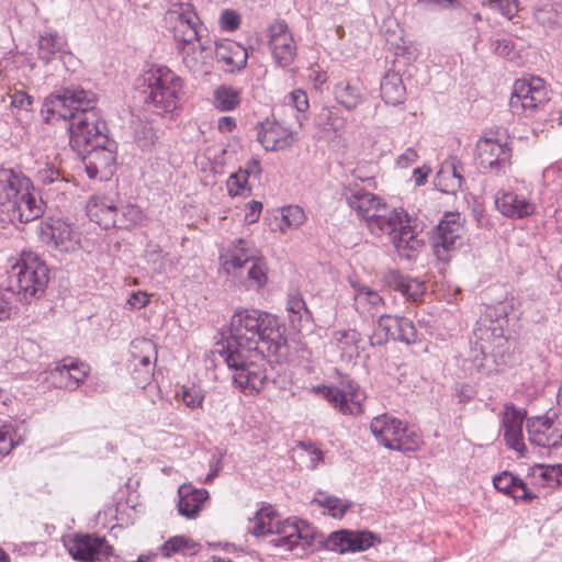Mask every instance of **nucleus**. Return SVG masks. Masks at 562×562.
<instances>
[{
	"instance_id": "12",
	"label": "nucleus",
	"mask_w": 562,
	"mask_h": 562,
	"mask_svg": "<svg viewBox=\"0 0 562 562\" xmlns=\"http://www.w3.org/2000/svg\"><path fill=\"white\" fill-rule=\"evenodd\" d=\"M45 212V202L35 188L19 195L0 209V222L14 226L24 225L40 218Z\"/></svg>"
},
{
	"instance_id": "64",
	"label": "nucleus",
	"mask_w": 562,
	"mask_h": 562,
	"mask_svg": "<svg viewBox=\"0 0 562 562\" xmlns=\"http://www.w3.org/2000/svg\"><path fill=\"white\" fill-rule=\"evenodd\" d=\"M542 476L548 481H554L558 485L562 484V464L548 467L542 473Z\"/></svg>"
},
{
	"instance_id": "58",
	"label": "nucleus",
	"mask_w": 562,
	"mask_h": 562,
	"mask_svg": "<svg viewBox=\"0 0 562 562\" xmlns=\"http://www.w3.org/2000/svg\"><path fill=\"white\" fill-rule=\"evenodd\" d=\"M491 7L497 9L502 15L509 20L518 12L517 0H496Z\"/></svg>"
},
{
	"instance_id": "55",
	"label": "nucleus",
	"mask_w": 562,
	"mask_h": 562,
	"mask_svg": "<svg viewBox=\"0 0 562 562\" xmlns=\"http://www.w3.org/2000/svg\"><path fill=\"white\" fill-rule=\"evenodd\" d=\"M220 25L223 31L234 32L240 25V16L234 10H224L220 16Z\"/></svg>"
},
{
	"instance_id": "49",
	"label": "nucleus",
	"mask_w": 562,
	"mask_h": 562,
	"mask_svg": "<svg viewBox=\"0 0 562 562\" xmlns=\"http://www.w3.org/2000/svg\"><path fill=\"white\" fill-rule=\"evenodd\" d=\"M333 339L342 351H349L352 347L358 349L360 334L355 329L339 330L334 334Z\"/></svg>"
},
{
	"instance_id": "16",
	"label": "nucleus",
	"mask_w": 562,
	"mask_h": 562,
	"mask_svg": "<svg viewBox=\"0 0 562 562\" xmlns=\"http://www.w3.org/2000/svg\"><path fill=\"white\" fill-rule=\"evenodd\" d=\"M69 554L81 562H94L102 558H108L112 552V547L108 544L105 538L95 535H76L66 543Z\"/></svg>"
},
{
	"instance_id": "20",
	"label": "nucleus",
	"mask_w": 562,
	"mask_h": 562,
	"mask_svg": "<svg viewBox=\"0 0 562 562\" xmlns=\"http://www.w3.org/2000/svg\"><path fill=\"white\" fill-rule=\"evenodd\" d=\"M527 429L529 441L538 447L558 448L562 445V423L547 416L528 419Z\"/></svg>"
},
{
	"instance_id": "8",
	"label": "nucleus",
	"mask_w": 562,
	"mask_h": 562,
	"mask_svg": "<svg viewBox=\"0 0 562 562\" xmlns=\"http://www.w3.org/2000/svg\"><path fill=\"white\" fill-rule=\"evenodd\" d=\"M11 283H15L20 301L30 303L40 299L49 281V269L46 262L34 251H22L19 260L12 266Z\"/></svg>"
},
{
	"instance_id": "39",
	"label": "nucleus",
	"mask_w": 562,
	"mask_h": 562,
	"mask_svg": "<svg viewBox=\"0 0 562 562\" xmlns=\"http://www.w3.org/2000/svg\"><path fill=\"white\" fill-rule=\"evenodd\" d=\"M143 220L142 210L134 204H120L116 209L115 227L130 228Z\"/></svg>"
},
{
	"instance_id": "22",
	"label": "nucleus",
	"mask_w": 562,
	"mask_h": 562,
	"mask_svg": "<svg viewBox=\"0 0 562 562\" xmlns=\"http://www.w3.org/2000/svg\"><path fill=\"white\" fill-rule=\"evenodd\" d=\"M213 53L225 72H239L247 66V48L235 41L225 40L216 43Z\"/></svg>"
},
{
	"instance_id": "44",
	"label": "nucleus",
	"mask_w": 562,
	"mask_h": 562,
	"mask_svg": "<svg viewBox=\"0 0 562 562\" xmlns=\"http://www.w3.org/2000/svg\"><path fill=\"white\" fill-rule=\"evenodd\" d=\"M177 397L181 400L187 407L195 409L202 406L205 394L204 391L196 385H183L177 393Z\"/></svg>"
},
{
	"instance_id": "15",
	"label": "nucleus",
	"mask_w": 562,
	"mask_h": 562,
	"mask_svg": "<svg viewBox=\"0 0 562 562\" xmlns=\"http://www.w3.org/2000/svg\"><path fill=\"white\" fill-rule=\"evenodd\" d=\"M393 339L405 344L416 341V328L413 322L406 317L382 314L379 317L378 329L370 337L372 346L382 345L386 340Z\"/></svg>"
},
{
	"instance_id": "61",
	"label": "nucleus",
	"mask_w": 562,
	"mask_h": 562,
	"mask_svg": "<svg viewBox=\"0 0 562 562\" xmlns=\"http://www.w3.org/2000/svg\"><path fill=\"white\" fill-rule=\"evenodd\" d=\"M262 210V204L258 201H250L246 206L245 221L249 224L256 223L259 220Z\"/></svg>"
},
{
	"instance_id": "30",
	"label": "nucleus",
	"mask_w": 562,
	"mask_h": 562,
	"mask_svg": "<svg viewBox=\"0 0 562 562\" xmlns=\"http://www.w3.org/2000/svg\"><path fill=\"white\" fill-rule=\"evenodd\" d=\"M286 311L292 327L297 331L311 330L312 312L308 311L302 296L290 295L286 302Z\"/></svg>"
},
{
	"instance_id": "4",
	"label": "nucleus",
	"mask_w": 562,
	"mask_h": 562,
	"mask_svg": "<svg viewBox=\"0 0 562 562\" xmlns=\"http://www.w3.org/2000/svg\"><path fill=\"white\" fill-rule=\"evenodd\" d=\"M173 26L176 48L182 58L184 66L193 74L203 71V67L212 57L213 49L206 41H203V27L193 7L190 3L181 4Z\"/></svg>"
},
{
	"instance_id": "63",
	"label": "nucleus",
	"mask_w": 562,
	"mask_h": 562,
	"mask_svg": "<svg viewBox=\"0 0 562 562\" xmlns=\"http://www.w3.org/2000/svg\"><path fill=\"white\" fill-rule=\"evenodd\" d=\"M147 303L148 296L143 291L133 292L127 300V304L134 310L143 308Z\"/></svg>"
},
{
	"instance_id": "6",
	"label": "nucleus",
	"mask_w": 562,
	"mask_h": 562,
	"mask_svg": "<svg viewBox=\"0 0 562 562\" xmlns=\"http://www.w3.org/2000/svg\"><path fill=\"white\" fill-rule=\"evenodd\" d=\"M514 305L513 297L498 302L495 305H488L477 319L473 330L482 353L481 359L475 357L473 360L477 372L484 374L492 372V368L487 367L484 361L488 359L487 352H494L506 344L507 337L505 336L504 328L508 323V315L514 311Z\"/></svg>"
},
{
	"instance_id": "9",
	"label": "nucleus",
	"mask_w": 562,
	"mask_h": 562,
	"mask_svg": "<svg viewBox=\"0 0 562 562\" xmlns=\"http://www.w3.org/2000/svg\"><path fill=\"white\" fill-rule=\"evenodd\" d=\"M226 265L247 271V289H261L268 281L267 263L255 245L246 239L234 240L228 248Z\"/></svg>"
},
{
	"instance_id": "37",
	"label": "nucleus",
	"mask_w": 562,
	"mask_h": 562,
	"mask_svg": "<svg viewBox=\"0 0 562 562\" xmlns=\"http://www.w3.org/2000/svg\"><path fill=\"white\" fill-rule=\"evenodd\" d=\"M213 102L223 112L233 111L240 103V93L233 87L221 86L213 93Z\"/></svg>"
},
{
	"instance_id": "43",
	"label": "nucleus",
	"mask_w": 562,
	"mask_h": 562,
	"mask_svg": "<svg viewBox=\"0 0 562 562\" xmlns=\"http://www.w3.org/2000/svg\"><path fill=\"white\" fill-rule=\"evenodd\" d=\"M321 119L324 120L322 127V137L330 138L331 134L334 137L339 135L345 126V120L337 115L331 109L324 108L319 114Z\"/></svg>"
},
{
	"instance_id": "53",
	"label": "nucleus",
	"mask_w": 562,
	"mask_h": 562,
	"mask_svg": "<svg viewBox=\"0 0 562 562\" xmlns=\"http://www.w3.org/2000/svg\"><path fill=\"white\" fill-rule=\"evenodd\" d=\"M14 296L15 292L11 289H0V322L10 318Z\"/></svg>"
},
{
	"instance_id": "25",
	"label": "nucleus",
	"mask_w": 562,
	"mask_h": 562,
	"mask_svg": "<svg viewBox=\"0 0 562 562\" xmlns=\"http://www.w3.org/2000/svg\"><path fill=\"white\" fill-rule=\"evenodd\" d=\"M132 348L134 372H139V375L135 379L138 380L139 384H146L153 375L155 367L153 356L154 360L157 358L156 346L149 339H136L132 342Z\"/></svg>"
},
{
	"instance_id": "18",
	"label": "nucleus",
	"mask_w": 562,
	"mask_h": 562,
	"mask_svg": "<svg viewBox=\"0 0 562 562\" xmlns=\"http://www.w3.org/2000/svg\"><path fill=\"white\" fill-rule=\"evenodd\" d=\"M397 215L400 223L395 225L392 232H383V235L390 237L391 243L402 258L411 260L423 246V240L418 238L411 225L407 213L404 210H397Z\"/></svg>"
},
{
	"instance_id": "21",
	"label": "nucleus",
	"mask_w": 562,
	"mask_h": 562,
	"mask_svg": "<svg viewBox=\"0 0 562 562\" xmlns=\"http://www.w3.org/2000/svg\"><path fill=\"white\" fill-rule=\"evenodd\" d=\"M373 533L342 529L331 532L324 546L338 553L364 551L373 544Z\"/></svg>"
},
{
	"instance_id": "50",
	"label": "nucleus",
	"mask_w": 562,
	"mask_h": 562,
	"mask_svg": "<svg viewBox=\"0 0 562 562\" xmlns=\"http://www.w3.org/2000/svg\"><path fill=\"white\" fill-rule=\"evenodd\" d=\"M71 374L70 391L76 390L88 374V368L85 363L78 362L71 358L64 359Z\"/></svg>"
},
{
	"instance_id": "34",
	"label": "nucleus",
	"mask_w": 562,
	"mask_h": 562,
	"mask_svg": "<svg viewBox=\"0 0 562 562\" xmlns=\"http://www.w3.org/2000/svg\"><path fill=\"white\" fill-rule=\"evenodd\" d=\"M258 142L266 150H279L288 146L291 142L290 135L281 136L280 127L277 125L261 124L257 134Z\"/></svg>"
},
{
	"instance_id": "17",
	"label": "nucleus",
	"mask_w": 562,
	"mask_h": 562,
	"mask_svg": "<svg viewBox=\"0 0 562 562\" xmlns=\"http://www.w3.org/2000/svg\"><path fill=\"white\" fill-rule=\"evenodd\" d=\"M480 166L492 172L502 173L510 166L512 149L498 139L482 138L476 144Z\"/></svg>"
},
{
	"instance_id": "23",
	"label": "nucleus",
	"mask_w": 562,
	"mask_h": 562,
	"mask_svg": "<svg viewBox=\"0 0 562 562\" xmlns=\"http://www.w3.org/2000/svg\"><path fill=\"white\" fill-rule=\"evenodd\" d=\"M34 184L21 170L0 169V209L19 195L25 194Z\"/></svg>"
},
{
	"instance_id": "59",
	"label": "nucleus",
	"mask_w": 562,
	"mask_h": 562,
	"mask_svg": "<svg viewBox=\"0 0 562 562\" xmlns=\"http://www.w3.org/2000/svg\"><path fill=\"white\" fill-rule=\"evenodd\" d=\"M504 438L509 448L522 452L525 443L522 441V430H504Z\"/></svg>"
},
{
	"instance_id": "29",
	"label": "nucleus",
	"mask_w": 562,
	"mask_h": 562,
	"mask_svg": "<svg viewBox=\"0 0 562 562\" xmlns=\"http://www.w3.org/2000/svg\"><path fill=\"white\" fill-rule=\"evenodd\" d=\"M496 490L510 495L515 499L530 501L535 498L526 483L509 472H503L493 479Z\"/></svg>"
},
{
	"instance_id": "11",
	"label": "nucleus",
	"mask_w": 562,
	"mask_h": 562,
	"mask_svg": "<svg viewBox=\"0 0 562 562\" xmlns=\"http://www.w3.org/2000/svg\"><path fill=\"white\" fill-rule=\"evenodd\" d=\"M370 429L376 440L389 449L407 452L419 446L418 436L402 420L389 414L374 417Z\"/></svg>"
},
{
	"instance_id": "62",
	"label": "nucleus",
	"mask_w": 562,
	"mask_h": 562,
	"mask_svg": "<svg viewBox=\"0 0 562 562\" xmlns=\"http://www.w3.org/2000/svg\"><path fill=\"white\" fill-rule=\"evenodd\" d=\"M492 46L494 52L503 57H508L513 49L512 41L508 38H497L493 42Z\"/></svg>"
},
{
	"instance_id": "60",
	"label": "nucleus",
	"mask_w": 562,
	"mask_h": 562,
	"mask_svg": "<svg viewBox=\"0 0 562 562\" xmlns=\"http://www.w3.org/2000/svg\"><path fill=\"white\" fill-rule=\"evenodd\" d=\"M290 99L297 112L304 113L308 109V98L305 91L294 90L291 92Z\"/></svg>"
},
{
	"instance_id": "40",
	"label": "nucleus",
	"mask_w": 562,
	"mask_h": 562,
	"mask_svg": "<svg viewBox=\"0 0 562 562\" xmlns=\"http://www.w3.org/2000/svg\"><path fill=\"white\" fill-rule=\"evenodd\" d=\"M536 20L549 29L562 25V10L558 4H543L535 11Z\"/></svg>"
},
{
	"instance_id": "51",
	"label": "nucleus",
	"mask_w": 562,
	"mask_h": 562,
	"mask_svg": "<svg viewBox=\"0 0 562 562\" xmlns=\"http://www.w3.org/2000/svg\"><path fill=\"white\" fill-rule=\"evenodd\" d=\"M383 279L387 286L395 291H398L401 294L405 296L409 277L403 276L396 270H390L384 274Z\"/></svg>"
},
{
	"instance_id": "38",
	"label": "nucleus",
	"mask_w": 562,
	"mask_h": 562,
	"mask_svg": "<svg viewBox=\"0 0 562 562\" xmlns=\"http://www.w3.org/2000/svg\"><path fill=\"white\" fill-rule=\"evenodd\" d=\"M334 93L337 102L348 110L355 109L362 101L359 89L349 82L337 83Z\"/></svg>"
},
{
	"instance_id": "46",
	"label": "nucleus",
	"mask_w": 562,
	"mask_h": 562,
	"mask_svg": "<svg viewBox=\"0 0 562 562\" xmlns=\"http://www.w3.org/2000/svg\"><path fill=\"white\" fill-rule=\"evenodd\" d=\"M194 548V543L184 536H175L167 540L160 548V553L165 558H169L175 553H184Z\"/></svg>"
},
{
	"instance_id": "10",
	"label": "nucleus",
	"mask_w": 562,
	"mask_h": 562,
	"mask_svg": "<svg viewBox=\"0 0 562 562\" xmlns=\"http://www.w3.org/2000/svg\"><path fill=\"white\" fill-rule=\"evenodd\" d=\"M550 98L544 81L539 77L517 79L509 100L514 114L536 117L546 113Z\"/></svg>"
},
{
	"instance_id": "36",
	"label": "nucleus",
	"mask_w": 562,
	"mask_h": 562,
	"mask_svg": "<svg viewBox=\"0 0 562 562\" xmlns=\"http://www.w3.org/2000/svg\"><path fill=\"white\" fill-rule=\"evenodd\" d=\"M146 261L158 273L167 272L176 267L177 260L168 252H164L159 245L149 244L145 250Z\"/></svg>"
},
{
	"instance_id": "48",
	"label": "nucleus",
	"mask_w": 562,
	"mask_h": 562,
	"mask_svg": "<svg viewBox=\"0 0 562 562\" xmlns=\"http://www.w3.org/2000/svg\"><path fill=\"white\" fill-rule=\"evenodd\" d=\"M525 417L524 411L517 409L514 405H506L503 417L504 430H522Z\"/></svg>"
},
{
	"instance_id": "27",
	"label": "nucleus",
	"mask_w": 562,
	"mask_h": 562,
	"mask_svg": "<svg viewBox=\"0 0 562 562\" xmlns=\"http://www.w3.org/2000/svg\"><path fill=\"white\" fill-rule=\"evenodd\" d=\"M178 496L179 514L188 519H195L209 498V492L205 488H196L190 483H184L179 486Z\"/></svg>"
},
{
	"instance_id": "45",
	"label": "nucleus",
	"mask_w": 562,
	"mask_h": 562,
	"mask_svg": "<svg viewBox=\"0 0 562 562\" xmlns=\"http://www.w3.org/2000/svg\"><path fill=\"white\" fill-rule=\"evenodd\" d=\"M157 138H158L157 133L154 130L151 124L140 122L135 127L134 139L140 149H143V150L150 149L154 146Z\"/></svg>"
},
{
	"instance_id": "52",
	"label": "nucleus",
	"mask_w": 562,
	"mask_h": 562,
	"mask_svg": "<svg viewBox=\"0 0 562 562\" xmlns=\"http://www.w3.org/2000/svg\"><path fill=\"white\" fill-rule=\"evenodd\" d=\"M14 428L10 424L0 426V459L9 454L15 442L13 439Z\"/></svg>"
},
{
	"instance_id": "3",
	"label": "nucleus",
	"mask_w": 562,
	"mask_h": 562,
	"mask_svg": "<svg viewBox=\"0 0 562 562\" xmlns=\"http://www.w3.org/2000/svg\"><path fill=\"white\" fill-rule=\"evenodd\" d=\"M248 531L255 537H270L268 543L277 549L292 551L301 549L302 553L312 546L314 532H306L293 518L280 520L271 505L258 509L249 520Z\"/></svg>"
},
{
	"instance_id": "54",
	"label": "nucleus",
	"mask_w": 562,
	"mask_h": 562,
	"mask_svg": "<svg viewBox=\"0 0 562 562\" xmlns=\"http://www.w3.org/2000/svg\"><path fill=\"white\" fill-rule=\"evenodd\" d=\"M247 178L245 172L239 170L229 176L227 180V191L231 196L240 195L246 190Z\"/></svg>"
},
{
	"instance_id": "57",
	"label": "nucleus",
	"mask_w": 562,
	"mask_h": 562,
	"mask_svg": "<svg viewBox=\"0 0 562 562\" xmlns=\"http://www.w3.org/2000/svg\"><path fill=\"white\" fill-rule=\"evenodd\" d=\"M425 283L409 277L408 284L406 286L405 297L409 301L417 302L425 294Z\"/></svg>"
},
{
	"instance_id": "56",
	"label": "nucleus",
	"mask_w": 562,
	"mask_h": 562,
	"mask_svg": "<svg viewBox=\"0 0 562 562\" xmlns=\"http://www.w3.org/2000/svg\"><path fill=\"white\" fill-rule=\"evenodd\" d=\"M11 105L19 110L31 111L33 105V97L23 90H14L11 94Z\"/></svg>"
},
{
	"instance_id": "32",
	"label": "nucleus",
	"mask_w": 562,
	"mask_h": 562,
	"mask_svg": "<svg viewBox=\"0 0 562 562\" xmlns=\"http://www.w3.org/2000/svg\"><path fill=\"white\" fill-rule=\"evenodd\" d=\"M381 97L385 103L397 105L405 99V87L397 74H386L381 81Z\"/></svg>"
},
{
	"instance_id": "28",
	"label": "nucleus",
	"mask_w": 562,
	"mask_h": 562,
	"mask_svg": "<svg viewBox=\"0 0 562 562\" xmlns=\"http://www.w3.org/2000/svg\"><path fill=\"white\" fill-rule=\"evenodd\" d=\"M495 205L503 215L510 218H522L535 212V205L528 199L509 191H498Z\"/></svg>"
},
{
	"instance_id": "14",
	"label": "nucleus",
	"mask_w": 562,
	"mask_h": 562,
	"mask_svg": "<svg viewBox=\"0 0 562 562\" xmlns=\"http://www.w3.org/2000/svg\"><path fill=\"white\" fill-rule=\"evenodd\" d=\"M464 226L460 214H446L437 226L432 248L437 258L441 261L449 260V254L462 245Z\"/></svg>"
},
{
	"instance_id": "1",
	"label": "nucleus",
	"mask_w": 562,
	"mask_h": 562,
	"mask_svg": "<svg viewBox=\"0 0 562 562\" xmlns=\"http://www.w3.org/2000/svg\"><path fill=\"white\" fill-rule=\"evenodd\" d=\"M97 95L78 86L63 87L44 99L45 123H68L69 143L82 156L90 179L108 180L114 172L117 143L109 137L105 121L95 106Z\"/></svg>"
},
{
	"instance_id": "2",
	"label": "nucleus",
	"mask_w": 562,
	"mask_h": 562,
	"mask_svg": "<svg viewBox=\"0 0 562 562\" xmlns=\"http://www.w3.org/2000/svg\"><path fill=\"white\" fill-rule=\"evenodd\" d=\"M229 335L217 342V352L234 371L233 382L245 394L259 393L268 381L265 352H278L282 339L276 316L255 308L236 311Z\"/></svg>"
},
{
	"instance_id": "41",
	"label": "nucleus",
	"mask_w": 562,
	"mask_h": 562,
	"mask_svg": "<svg viewBox=\"0 0 562 562\" xmlns=\"http://www.w3.org/2000/svg\"><path fill=\"white\" fill-rule=\"evenodd\" d=\"M45 380L54 387L70 390L71 374L64 359L46 371Z\"/></svg>"
},
{
	"instance_id": "47",
	"label": "nucleus",
	"mask_w": 562,
	"mask_h": 562,
	"mask_svg": "<svg viewBox=\"0 0 562 562\" xmlns=\"http://www.w3.org/2000/svg\"><path fill=\"white\" fill-rule=\"evenodd\" d=\"M349 502H344L335 496H324L318 498V506L324 507L327 513L334 518H341L350 508Z\"/></svg>"
},
{
	"instance_id": "26",
	"label": "nucleus",
	"mask_w": 562,
	"mask_h": 562,
	"mask_svg": "<svg viewBox=\"0 0 562 562\" xmlns=\"http://www.w3.org/2000/svg\"><path fill=\"white\" fill-rule=\"evenodd\" d=\"M117 205L112 198L95 194L87 202V215L103 229L114 228Z\"/></svg>"
},
{
	"instance_id": "24",
	"label": "nucleus",
	"mask_w": 562,
	"mask_h": 562,
	"mask_svg": "<svg viewBox=\"0 0 562 562\" xmlns=\"http://www.w3.org/2000/svg\"><path fill=\"white\" fill-rule=\"evenodd\" d=\"M37 234L41 241L60 251L74 249L72 229L70 225L60 220L42 222L37 228Z\"/></svg>"
},
{
	"instance_id": "33",
	"label": "nucleus",
	"mask_w": 562,
	"mask_h": 562,
	"mask_svg": "<svg viewBox=\"0 0 562 562\" xmlns=\"http://www.w3.org/2000/svg\"><path fill=\"white\" fill-rule=\"evenodd\" d=\"M63 37L55 31L47 30L38 38V57L44 63H49L64 48Z\"/></svg>"
},
{
	"instance_id": "5",
	"label": "nucleus",
	"mask_w": 562,
	"mask_h": 562,
	"mask_svg": "<svg viewBox=\"0 0 562 562\" xmlns=\"http://www.w3.org/2000/svg\"><path fill=\"white\" fill-rule=\"evenodd\" d=\"M144 103L151 112L164 115L177 110L184 97V81L172 69L154 65L143 75Z\"/></svg>"
},
{
	"instance_id": "35",
	"label": "nucleus",
	"mask_w": 562,
	"mask_h": 562,
	"mask_svg": "<svg viewBox=\"0 0 562 562\" xmlns=\"http://www.w3.org/2000/svg\"><path fill=\"white\" fill-rule=\"evenodd\" d=\"M36 179L44 187H50V190L58 193H64L68 187V179L52 164H45L43 168L38 169Z\"/></svg>"
},
{
	"instance_id": "19",
	"label": "nucleus",
	"mask_w": 562,
	"mask_h": 562,
	"mask_svg": "<svg viewBox=\"0 0 562 562\" xmlns=\"http://www.w3.org/2000/svg\"><path fill=\"white\" fill-rule=\"evenodd\" d=\"M269 45L276 64L285 68L292 64L296 55V46L288 25L278 21L269 27Z\"/></svg>"
},
{
	"instance_id": "31",
	"label": "nucleus",
	"mask_w": 562,
	"mask_h": 562,
	"mask_svg": "<svg viewBox=\"0 0 562 562\" xmlns=\"http://www.w3.org/2000/svg\"><path fill=\"white\" fill-rule=\"evenodd\" d=\"M383 305L384 301L378 292L368 286L356 289L355 306L360 314L374 317L381 312Z\"/></svg>"
},
{
	"instance_id": "13",
	"label": "nucleus",
	"mask_w": 562,
	"mask_h": 562,
	"mask_svg": "<svg viewBox=\"0 0 562 562\" xmlns=\"http://www.w3.org/2000/svg\"><path fill=\"white\" fill-rule=\"evenodd\" d=\"M318 394L335 408L342 414L358 415L362 412V403L366 394L360 390L359 385L350 379H342L338 386L336 385H318Z\"/></svg>"
},
{
	"instance_id": "7",
	"label": "nucleus",
	"mask_w": 562,
	"mask_h": 562,
	"mask_svg": "<svg viewBox=\"0 0 562 562\" xmlns=\"http://www.w3.org/2000/svg\"><path fill=\"white\" fill-rule=\"evenodd\" d=\"M344 195L350 209L356 211L369 231L376 236L383 235V232H392L400 223L397 209L389 206L371 192L349 187Z\"/></svg>"
},
{
	"instance_id": "42",
	"label": "nucleus",
	"mask_w": 562,
	"mask_h": 562,
	"mask_svg": "<svg viewBox=\"0 0 562 562\" xmlns=\"http://www.w3.org/2000/svg\"><path fill=\"white\" fill-rule=\"evenodd\" d=\"M305 218L303 210L297 205L282 207L280 218H277V226L281 232L300 226Z\"/></svg>"
}]
</instances>
